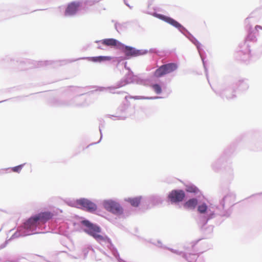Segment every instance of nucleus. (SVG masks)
Masks as SVG:
<instances>
[{"mask_svg": "<svg viewBox=\"0 0 262 262\" xmlns=\"http://www.w3.org/2000/svg\"><path fill=\"white\" fill-rule=\"evenodd\" d=\"M95 43H101L103 45L121 50L125 55V59H129L147 53L146 50H138L134 47L125 45L115 38H105L96 40Z\"/></svg>", "mask_w": 262, "mask_h": 262, "instance_id": "7ed1b4c3", "label": "nucleus"}, {"mask_svg": "<svg viewBox=\"0 0 262 262\" xmlns=\"http://www.w3.org/2000/svg\"><path fill=\"white\" fill-rule=\"evenodd\" d=\"M177 69V65L174 63H170L161 66L157 69L154 73L156 77H160L169 74Z\"/></svg>", "mask_w": 262, "mask_h": 262, "instance_id": "0eeeda50", "label": "nucleus"}, {"mask_svg": "<svg viewBox=\"0 0 262 262\" xmlns=\"http://www.w3.org/2000/svg\"><path fill=\"white\" fill-rule=\"evenodd\" d=\"M81 224L85 227L84 231L88 234L92 236L100 244H105L107 247L111 251L113 255L117 259L118 262H127L120 257L119 253L117 248L112 242L111 239L106 235L103 236L99 233L101 232V227L96 224L91 222L88 220H83L81 221Z\"/></svg>", "mask_w": 262, "mask_h": 262, "instance_id": "f03ea898", "label": "nucleus"}, {"mask_svg": "<svg viewBox=\"0 0 262 262\" xmlns=\"http://www.w3.org/2000/svg\"><path fill=\"white\" fill-rule=\"evenodd\" d=\"M116 218H108L107 220L111 223L114 224H116L117 223Z\"/></svg>", "mask_w": 262, "mask_h": 262, "instance_id": "a878e982", "label": "nucleus"}, {"mask_svg": "<svg viewBox=\"0 0 262 262\" xmlns=\"http://www.w3.org/2000/svg\"><path fill=\"white\" fill-rule=\"evenodd\" d=\"M119 81L123 82L124 86L130 83H135L143 85H146L147 84V79L146 78H143L142 75H134L131 69H129V72Z\"/></svg>", "mask_w": 262, "mask_h": 262, "instance_id": "39448f33", "label": "nucleus"}, {"mask_svg": "<svg viewBox=\"0 0 262 262\" xmlns=\"http://www.w3.org/2000/svg\"><path fill=\"white\" fill-rule=\"evenodd\" d=\"M81 5L82 2L81 1H73L69 3L66 9L64 15L66 16L74 15Z\"/></svg>", "mask_w": 262, "mask_h": 262, "instance_id": "6e6552de", "label": "nucleus"}, {"mask_svg": "<svg viewBox=\"0 0 262 262\" xmlns=\"http://www.w3.org/2000/svg\"><path fill=\"white\" fill-rule=\"evenodd\" d=\"M143 12H144V13H147V12L146 11H142Z\"/></svg>", "mask_w": 262, "mask_h": 262, "instance_id": "7c9ffc66", "label": "nucleus"}, {"mask_svg": "<svg viewBox=\"0 0 262 262\" xmlns=\"http://www.w3.org/2000/svg\"><path fill=\"white\" fill-rule=\"evenodd\" d=\"M127 106L125 104H122L118 108V111L121 112H124L127 109Z\"/></svg>", "mask_w": 262, "mask_h": 262, "instance_id": "b1692460", "label": "nucleus"}, {"mask_svg": "<svg viewBox=\"0 0 262 262\" xmlns=\"http://www.w3.org/2000/svg\"><path fill=\"white\" fill-rule=\"evenodd\" d=\"M149 52H153L151 50H149Z\"/></svg>", "mask_w": 262, "mask_h": 262, "instance_id": "2f4dec72", "label": "nucleus"}, {"mask_svg": "<svg viewBox=\"0 0 262 262\" xmlns=\"http://www.w3.org/2000/svg\"><path fill=\"white\" fill-rule=\"evenodd\" d=\"M101 127H104V125H103L102 124H101L99 125V132H100V140H99V141H98L97 142L95 143L94 144H96V143H99L100 142L101 140L102 139V130H101Z\"/></svg>", "mask_w": 262, "mask_h": 262, "instance_id": "393cba45", "label": "nucleus"}, {"mask_svg": "<svg viewBox=\"0 0 262 262\" xmlns=\"http://www.w3.org/2000/svg\"><path fill=\"white\" fill-rule=\"evenodd\" d=\"M124 3L125 5L126 6H127L130 9H132L133 8V7L130 6L126 0H124Z\"/></svg>", "mask_w": 262, "mask_h": 262, "instance_id": "bb28decb", "label": "nucleus"}, {"mask_svg": "<svg viewBox=\"0 0 262 262\" xmlns=\"http://www.w3.org/2000/svg\"><path fill=\"white\" fill-rule=\"evenodd\" d=\"M103 208L107 211L116 215L123 214L124 209L119 203L112 200H104L102 202Z\"/></svg>", "mask_w": 262, "mask_h": 262, "instance_id": "20e7f679", "label": "nucleus"}, {"mask_svg": "<svg viewBox=\"0 0 262 262\" xmlns=\"http://www.w3.org/2000/svg\"><path fill=\"white\" fill-rule=\"evenodd\" d=\"M128 98L134 99L135 100L147 99V97L142 96H126L125 99L127 101Z\"/></svg>", "mask_w": 262, "mask_h": 262, "instance_id": "a211bd4d", "label": "nucleus"}, {"mask_svg": "<svg viewBox=\"0 0 262 262\" xmlns=\"http://www.w3.org/2000/svg\"><path fill=\"white\" fill-rule=\"evenodd\" d=\"M5 60H7V61H8V62L9 60H10L11 62H12V61H13L14 60V59H13L11 58L10 57H6V59H5Z\"/></svg>", "mask_w": 262, "mask_h": 262, "instance_id": "c756f323", "label": "nucleus"}, {"mask_svg": "<svg viewBox=\"0 0 262 262\" xmlns=\"http://www.w3.org/2000/svg\"><path fill=\"white\" fill-rule=\"evenodd\" d=\"M53 214L50 211L41 212L30 217L24 225L19 227L13 234L9 240L33 234L45 233L49 232L46 229L47 222L51 219Z\"/></svg>", "mask_w": 262, "mask_h": 262, "instance_id": "f257e3e1", "label": "nucleus"}, {"mask_svg": "<svg viewBox=\"0 0 262 262\" xmlns=\"http://www.w3.org/2000/svg\"><path fill=\"white\" fill-rule=\"evenodd\" d=\"M124 86V83L122 81H118L114 85L108 86V87H102L100 86L98 87L97 89L95 90V91H103L104 90H109L110 93L112 94H123L125 93V92L122 91H116L117 89L121 88Z\"/></svg>", "mask_w": 262, "mask_h": 262, "instance_id": "9d476101", "label": "nucleus"}, {"mask_svg": "<svg viewBox=\"0 0 262 262\" xmlns=\"http://www.w3.org/2000/svg\"><path fill=\"white\" fill-rule=\"evenodd\" d=\"M2 101H0V102H1Z\"/></svg>", "mask_w": 262, "mask_h": 262, "instance_id": "473e14b6", "label": "nucleus"}, {"mask_svg": "<svg viewBox=\"0 0 262 262\" xmlns=\"http://www.w3.org/2000/svg\"><path fill=\"white\" fill-rule=\"evenodd\" d=\"M208 207L205 203L199 205L198 210L200 213H204L206 212Z\"/></svg>", "mask_w": 262, "mask_h": 262, "instance_id": "f3484780", "label": "nucleus"}, {"mask_svg": "<svg viewBox=\"0 0 262 262\" xmlns=\"http://www.w3.org/2000/svg\"><path fill=\"white\" fill-rule=\"evenodd\" d=\"M186 190L187 192L194 193H197L199 192V189L194 185L187 186Z\"/></svg>", "mask_w": 262, "mask_h": 262, "instance_id": "2eb2a0df", "label": "nucleus"}, {"mask_svg": "<svg viewBox=\"0 0 262 262\" xmlns=\"http://www.w3.org/2000/svg\"><path fill=\"white\" fill-rule=\"evenodd\" d=\"M141 200V196H137L135 198H127L124 199L125 202L130 204V205L135 207L139 206Z\"/></svg>", "mask_w": 262, "mask_h": 262, "instance_id": "f8f14e48", "label": "nucleus"}, {"mask_svg": "<svg viewBox=\"0 0 262 262\" xmlns=\"http://www.w3.org/2000/svg\"><path fill=\"white\" fill-rule=\"evenodd\" d=\"M106 116L108 118H112L113 120H116L117 118L119 120H124L126 118V117L124 116H114L111 115H107Z\"/></svg>", "mask_w": 262, "mask_h": 262, "instance_id": "412c9836", "label": "nucleus"}, {"mask_svg": "<svg viewBox=\"0 0 262 262\" xmlns=\"http://www.w3.org/2000/svg\"><path fill=\"white\" fill-rule=\"evenodd\" d=\"M24 165L25 164L19 165L18 166L12 167L11 169L13 172L19 173Z\"/></svg>", "mask_w": 262, "mask_h": 262, "instance_id": "aec40b11", "label": "nucleus"}, {"mask_svg": "<svg viewBox=\"0 0 262 262\" xmlns=\"http://www.w3.org/2000/svg\"><path fill=\"white\" fill-rule=\"evenodd\" d=\"M185 197V193L182 190H172L168 194V199L171 203L182 202Z\"/></svg>", "mask_w": 262, "mask_h": 262, "instance_id": "1a4fd4ad", "label": "nucleus"}, {"mask_svg": "<svg viewBox=\"0 0 262 262\" xmlns=\"http://www.w3.org/2000/svg\"><path fill=\"white\" fill-rule=\"evenodd\" d=\"M164 20L176 28H180L181 27V25L178 22L171 18L164 17Z\"/></svg>", "mask_w": 262, "mask_h": 262, "instance_id": "4468645a", "label": "nucleus"}, {"mask_svg": "<svg viewBox=\"0 0 262 262\" xmlns=\"http://www.w3.org/2000/svg\"><path fill=\"white\" fill-rule=\"evenodd\" d=\"M111 56H98L95 57H81L75 60H72V61H75L79 59H87L89 61L94 62H101L106 61H110L112 59Z\"/></svg>", "mask_w": 262, "mask_h": 262, "instance_id": "9b49d317", "label": "nucleus"}, {"mask_svg": "<svg viewBox=\"0 0 262 262\" xmlns=\"http://www.w3.org/2000/svg\"><path fill=\"white\" fill-rule=\"evenodd\" d=\"M129 22H126L123 24L116 23L115 24V27L117 32H119L120 30H122L123 28L126 27L128 24Z\"/></svg>", "mask_w": 262, "mask_h": 262, "instance_id": "dca6fc26", "label": "nucleus"}, {"mask_svg": "<svg viewBox=\"0 0 262 262\" xmlns=\"http://www.w3.org/2000/svg\"><path fill=\"white\" fill-rule=\"evenodd\" d=\"M151 87L156 93L159 94L161 93L162 90L160 85L158 84H155L152 85Z\"/></svg>", "mask_w": 262, "mask_h": 262, "instance_id": "6ab92c4d", "label": "nucleus"}, {"mask_svg": "<svg viewBox=\"0 0 262 262\" xmlns=\"http://www.w3.org/2000/svg\"><path fill=\"white\" fill-rule=\"evenodd\" d=\"M124 68L128 70V72H129V69H130L129 67L127 66V62H124Z\"/></svg>", "mask_w": 262, "mask_h": 262, "instance_id": "c85d7f7f", "label": "nucleus"}, {"mask_svg": "<svg viewBox=\"0 0 262 262\" xmlns=\"http://www.w3.org/2000/svg\"><path fill=\"white\" fill-rule=\"evenodd\" d=\"M54 62L52 61H39L38 62V64H39L40 66H42V65L47 66L49 64H52Z\"/></svg>", "mask_w": 262, "mask_h": 262, "instance_id": "4be33fe9", "label": "nucleus"}, {"mask_svg": "<svg viewBox=\"0 0 262 262\" xmlns=\"http://www.w3.org/2000/svg\"><path fill=\"white\" fill-rule=\"evenodd\" d=\"M10 168H6V169H0V174H3L4 173V171L5 170H9Z\"/></svg>", "mask_w": 262, "mask_h": 262, "instance_id": "cd10ccee", "label": "nucleus"}, {"mask_svg": "<svg viewBox=\"0 0 262 262\" xmlns=\"http://www.w3.org/2000/svg\"><path fill=\"white\" fill-rule=\"evenodd\" d=\"M77 207L89 212H94L97 209V205L85 198H80L75 201Z\"/></svg>", "mask_w": 262, "mask_h": 262, "instance_id": "423d86ee", "label": "nucleus"}, {"mask_svg": "<svg viewBox=\"0 0 262 262\" xmlns=\"http://www.w3.org/2000/svg\"><path fill=\"white\" fill-rule=\"evenodd\" d=\"M196 199L193 198L186 201L183 205L184 207L188 209H194L198 204Z\"/></svg>", "mask_w": 262, "mask_h": 262, "instance_id": "ddd939ff", "label": "nucleus"}, {"mask_svg": "<svg viewBox=\"0 0 262 262\" xmlns=\"http://www.w3.org/2000/svg\"><path fill=\"white\" fill-rule=\"evenodd\" d=\"M98 44L97 49L102 50H106V47H108L107 46L103 45L101 43H96Z\"/></svg>", "mask_w": 262, "mask_h": 262, "instance_id": "5701e85b", "label": "nucleus"}]
</instances>
